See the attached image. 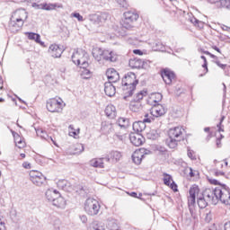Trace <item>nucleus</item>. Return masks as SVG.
I'll list each match as a JSON object with an SVG mask.
<instances>
[{"instance_id": "1", "label": "nucleus", "mask_w": 230, "mask_h": 230, "mask_svg": "<svg viewBox=\"0 0 230 230\" xmlns=\"http://www.w3.org/2000/svg\"><path fill=\"white\" fill-rule=\"evenodd\" d=\"M186 136V129L182 126H177L172 128L167 132V137L165 139V144L169 148H177L179 143L184 141Z\"/></svg>"}, {"instance_id": "2", "label": "nucleus", "mask_w": 230, "mask_h": 230, "mask_svg": "<svg viewBox=\"0 0 230 230\" xmlns=\"http://www.w3.org/2000/svg\"><path fill=\"white\" fill-rule=\"evenodd\" d=\"M207 179L209 184L220 186L216 187L217 200H220L223 204H226V206H230V190L227 185L213 177H208Z\"/></svg>"}, {"instance_id": "3", "label": "nucleus", "mask_w": 230, "mask_h": 230, "mask_svg": "<svg viewBox=\"0 0 230 230\" xmlns=\"http://www.w3.org/2000/svg\"><path fill=\"white\" fill-rule=\"evenodd\" d=\"M137 84H139V82L137 81L136 74L133 72L128 73L122 79V85L124 86L123 91L125 94L132 96V93L136 91V85H137Z\"/></svg>"}, {"instance_id": "4", "label": "nucleus", "mask_w": 230, "mask_h": 230, "mask_svg": "<svg viewBox=\"0 0 230 230\" xmlns=\"http://www.w3.org/2000/svg\"><path fill=\"white\" fill-rule=\"evenodd\" d=\"M26 19H28V12H26L24 9H17L12 14L9 26L11 28H14L15 30L22 28Z\"/></svg>"}, {"instance_id": "5", "label": "nucleus", "mask_w": 230, "mask_h": 230, "mask_svg": "<svg viewBox=\"0 0 230 230\" xmlns=\"http://www.w3.org/2000/svg\"><path fill=\"white\" fill-rule=\"evenodd\" d=\"M46 107L49 112L61 114L66 109V102L60 97H52L47 101Z\"/></svg>"}, {"instance_id": "6", "label": "nucleus", "mask_w": 230, "mask_h": 230, "mask_svg": "<svg viewBox=\"0 0 230 230\" xmlns=\"http://www.w3.org/2000/svg\"><path fill=\"white\" fill-rule=\"evenodd\" d=\"M139 20V13L137 11H127L123 13L121 26L126 30H131Z\"/></svg>"}, {"instance_id": "7", "label": "nucleus", "mask_w": 230, "mask_h": 230, "mask_svg": "<svg viewBox=\"0 0 230 230\" xmlns=\"http://www.w3.org/2000/svg\"><path fill=\"white\" fill-rule=\"evenodd\" d=\"M45 196L49 202H52L53 206H56V208H64L66 206V200L57 190L49 189L46 191Z\"/></svg>"}, {"instance_id": "8", "label": "nucleus", "mask_w": 230, "mask_h": 230, "mask_svg": "<svg viewBox=\"0 0 230 230\" xmlns=\"http://www.w3.org/2000/svg\"><path fill=\"white\" fill-rule=\"evenodd\" d=\"M72 61L75 66L89 67V54L85 50L78 49L74 52Z\"/></svg>"}, {"instance_id": "9", "label": "nucleus", "mask_w": 230, "mask_h": 230, "mask_svg": "<svg viewBox=\"0 0 230 230\" xmlns=\"http://www.w3.org/2000/svg\"><path fill=\"white\" fill-rule=\"evenodd\" d=\"M36 134L41 139H46L47 141H51L54 146L58 148V144L60 143V138L58 137V131L52 129L49 131V134H53V136H48V132L42 128L36 129Z\"/></svg>"}, {"instance_id": "10", "label": "nucleus", "mask_w": 230, "mask_h": 230, "mask_svg": "<svg viewBox=\"0 0 230 230\" xmlns=\"http://www.w3.org/2000/svg\"><path fill=\"white\" fill-rule=\"evenodd\" d=\"M29 179L30 181L35 184V186H44L47 184L48 179L42 172L38 170H31L29 172Z\"/></svg>"}, {"instance_id": "11", "label": "nucleus", "mask_w": 230, "mask_h": 230, "mask_svg": "<svg viewBox=\"0 0 230 230\" xmlns=\"http://www.w3.org/2000/svg\"><path fill=\"white\" fill-rule=\"evenodd\" d=\"M84 211L90 217H94L100 212V202L94 199H88L84 203Z\"/></svg>"}, {"instance_id": "12", "label": "nucleus", "mask_w": 230, "mask_h": 230, "mask_svg": "<svg viewBox=\"0 0 230 230\" xmlns=\"http://www.w3.org/2000/svg\"><path fill=\"white\" fill-rule=\"evenodd\" d=\"M202 191L197 184H192L189 189V196L187 197L188 206H193L197 202V199L200 198Z\"/></svg>"}, {"instance_id": "13", "label": "nucleus", "mask_w": 230, "mask_h": 230, "mask_svg": "<svg viewBox=\"0 0 230 230\" xmlns=\"http://www.w3.org/2000/svg\"><path fill=\"white\" fill-rule=\"evenodd\" d=\"M152 152L145 147L138 148L134 151L132 155V161L135 164H140L143 163V159L146 157V155H150Z\"/></svg>"}, {"instance_id": "14", "label": "nucleus", "mask_w": 230, "mask_h": 230, "mask_svg": "<svg viewBox=\"0 0 230 230\" xmlns=\"http://www.w3.org/2000/svg\"><path fill=\"white\" fill-rule=\"evenodd\" d=\"M227 160H214V175L216 177H225L226 176V172L224 171V168H227L228 166Z\"/></svg>"}, {"instance_id": "15", "label": "nucleus", "mask_w": 230, "mask_h": 230, "mask_svg": "<svg viewBox=\"0 0 230 230\" xmlns=\"http://www.w3.org/2000/svg\"><path fill=\"white\" fill-rule=\"evenodd\" d=\"M109 20V13H101L100 14L94 13L91 14L89 17L90 22L92 24H96L97 26H105V23Z\"/></svg>"}, {"instance_id": "16", "label": "nucleus", "mask_w": 230, "mask_h": 230, "mask_svg": "<svg viewBox=\"0 0 230 230\" xmlns=\"http://www.w3.org/2000/svg\"><path fill=\"white\" fill-rule=\"evenodd\" d=\"M161 76L167 85H172V82H175L177 76L175 75V73L170 69H164L161 71Z\"/></svg>"}, {"instance_id": "17", "label": "nucleus", "mask_w": 230, "mask_h": 230, "mask_svg": "<svg viewBox=\"0 0 230 230\" xmlns=\"http://www.w3.org/2000/svg\"><path fill=\"white\" fill-rule=\"evenodd\" d=\"M163 177L164 184L170 188V190H172L174 193H177V191H179V186H177V183H175L172 175L164 172Z\"/></svg>"}, {"instance_id": "18", "label": "nucleus", "mask_w": 230, "mask_h": 230, "mask_svg": "<svg viewBox=\"0 0 230 230\" xmlns=\"http://www.w3.org/2000/svg\"><path fill=\"white\" fill-rule=\"evenodd\" d=\"M13 137L14 139V145L18 150H24L26 148V139L19 135V133L15 131H12Z\"/></svg>"}, {"instance_id": "19", "label": "nucleus", "mask_w": 230, "mask_h": 230, "mask_svg": "<svg viewBox=\"0 0 230 230\" xmlns=\"http://www.w3.org/2000/svg\"><path fill=\"white\" fill-rule=\"evenodd\" d=\"M128 66L131 69H146V62L141 58H132L128 61Z\"/></svg>"}, {"instance_id": "20", "label": "nucleus", "mask_w": 230, "mask_h": 230, "mask_svg": "<svg viewBox=\"0 0 230 230\" xmlns=\"http://www.w3.org/2000/svg\"><path fill=\"white\" fill-rule=\"evenodd\" d=\"M129 141L134 145V146H142L145 145V137L139 133H131L129 135Z\"/></svg>"}, {"instance_id": "21", "label": "nucleus", "mask_w": 230, "mask_h": 230, "mask_svg": "<svg viewBox=\"0 0 230 230\" xmlns=\"http://www.w3.org/2000/svg\"><path fill=\"white\" fill-rule=\"evenodd\" d=\"M150 114L153 118H161L166 114V109L163 104H156L151 108Z\"/></svg>"}, {"instance_id": "22", "label": "nucleus", "mask_w": 230, "mask_h": 230, "mask_svg": "<svg viewBox=\"0 0 230 230\" xmlns=\"http://www.w3.org/2000/svg\"><path fill=\"white\" fill-rule=\"evenodd\" d=\"M208 202H217V188L215 190L208 188L202 192V195Z\"/></svg>"}, {"instance_id": "23", "label": "nucleus", "mask_w": 230, "mask_h": 230, "mask_svg": "<svg viewBox=\"0 0 230 230\" xmlns=\"http://www.w3.org/2000/svg\"><path fill=\"white\" fill-rule=\"evenodd\" d=\"M49 53L54 58H60V57H62L63 50L58 45L52 44L49 48Z\"/></svg>"}, {"instance_id": "24", "label": "nucleus", "mask_w": 230, "mask_h": 230, "mask_svg": "<svg viewBox=\"0 0 230 230\" xmlns=\"http://www.w3.org/2000/svg\"><path fill=\"white\" fill-rule=\"evenodd\" d=\"M106 76L110 83L115 84V82H118L119 80V74L114 68H109L106 71Z\"/></svg>"}, {"instance_id": "25", "label": "nucleus", "mask_w": 230, "mask_h": 230, "mask_svg": "<svg viewBox=\"0 0 230 230\" xmlns=\"http://www.w3.org/2000/svg\"><path fill=\"white\" fill-rule=\"evenodd\" d=\"M104 93L107 96L112 97L116 94V87L112 83L104 84Z\"/></svg>"}, {"instance_id": "26", "label": "nucleus", "mask_w": 230, "mask_h": 230, "mask_svg": "<svg viewBox=\"0 0 230 230\" xmlns=\"http://www.w3.org/2000/svg\"><path fill=\"white\" fill-rule=\"evenodd\" d=\"M106 159L107 161H111V163H118L121 159V153L119 151H111Z\"/></svg>"}, {"instance_id": "27", "label": "nucleus", "mask_w": 230, "mask_h": 230, "mask_svg": "<svg viewBox=\"0 0 230 230\" xmlns=\"http://www.w3.org/2000/svg\"><path fill=\"white\" fill-rule=\"evenodd\" d=\"M102 60H110V62H116L118 55L111 50H104Z\"/></svg>"}, {"instance_id": "28", "label": "nucleus", "mask_w": 230, "mask_h": 230, "mask_svg": "<svg viewBox=\"0 0 230 230\" xmlns=\"http://www.w3.org/2000/svg\"><path fill=\"white\" fill-rule=\"evenodd\" d=\"M105 50L102 49L101 48L95 47L93 49L92 55L97 60L100 62V60H103V53Z\"/></svg>"}, {"instance_id": "29", "label": "nucleus", "mask_w": 230, "mask_h": 230, "mask_svg": "<svg viewBox=\"0 0 230 230\" xmlns=\"http://www.w3.org/2000/svg\"><path fill=\"white\" fill-rule=\"evenodd\" d=\"M146 128V124L143 120L136 121L133 123V130L139 134V132H143Z\"/></svg>"}, {"instance_id": "30", "label": "nucleus", "mask_w": 230, "mask_h": 230, "mask_svg": "<svg viewBox=\"0 0 230 230\" xmlns=\"http://www.w3.org/2000/svg\"><path fill=\"white\" fill-rule=\"evenodd\" d=\"M26 37H28L29 40H35L37 44H40V46H44V42L40 40V35L35 32H25Z\"/></svg>"}, {"instance_id": "31", "label": "nucleus", "mask_w": 230, "mask_h": 230, "mask_svg": "<svg viewBox=\"0 0 230 230\" xmlns=\"http://www.w3.org/2000/svg\"><path fill=\"white\" fill-rule=\"evenodd\" d=\"M90 165L93 168H105L103 158H93L90 161Z\"/></svg>"}, {"instance_id": "32", "label": "nucleus", "mask_w": 230, "mask_h": 230, "mask_svg": "<svg viewBox=\"0 0 230 230\" xmlns=\"http://www.w3.org/2000/svg\"><path fill=\"white\" fill-rule=\"evenodd\" d=\"M105 114L107 118L114 119V118H116V107L112 104H109L105 109Z\"/></svg>"}, {"instance_id": "33", "label": "nucleus", "mask_w": 230, "mask_h": 230, "mask_svg": "<svg viewBox=\"0 0 230 230\" xmlns=\"http://www.w3.org/2000/svg\"><path fill=\"white\" fill-rule=\"evenodd\" d=\"M40 6L41 10H46L47 12H49L51 10H57V8H62V4L48 3L41 4Z\"/></svg>"}, {"instance_id": "34", "label": "nucleus", "mask_w": 230, "mask_h": 230, "mask_svg": "<svg viewBox=\"0 0 230 230\" xmlns=\"http://www.w3.org/2000/svg\"><path fill=\"white\" fill-rule=\"evenodd\" d=\"M161 100H163V94L160 93H151L149 96V102L151 103H159Z\"/></svg>"}, {"instance_id": "35", "label": "nucleus", "mask_w": 230, "mask_h": 230, "mask_svg": "<svg viewBox=\"0 0 230 230\" xmlns=\"http://www.w3.org/2000/svg\"><path fill=\"white\" fill-rule=\"evenodd\" d=\"M142 105H141V102H139L138 101H136V100H132L130 102V104H129V109L133 111V112H137L140 109H142Z\"/></svg>"}, {"instance_id": "36", "label": "nucleus", "mask_w": 230, "mask_h": 230, "mask_svg": "<svg viewBox=\"0 0 230 230\" xmlns=\"http://www.w3.org/2000/svg\"><path fill=\"white\" fill-rule=\"evenodd\" d=\"M79 67V73L82 78H84V80H87V78H91V70H89V67H84L82 66Z\"/></svg>"}, {"instance_id": "37", "label": "nucleus", "mask_w": 230, "mask_h": 230, "mask_svg": "<svg viewBox=\"0 0 230 230\" xmlns=\"http://www.w3.org/2000/svg\"><path fill=\"white\" fill-rule=\"evenodd\" d=\"M148 96V91L147 90H141L136 95L134 96V99L136 102H141L144 98H146Z\"/></svg>"}, {"instance_id": "38", "label": "nucleus", "mask_w": 230, "mask_h": 230, "mask_svg": "<svg viewBox=\"0 0 230 230\" xmlns=\"http://www.w3.org/2000/svg\"><path fill=\"white\" fill-rule=\"evenodd\" d=\"M84 152V145L80 143L74 144L72 146V154L74 155H78V154H82Z\"/></svg>"}, {"instance_id": "39", "label": "nucleus", "mask_w": 230, "mask_h": 230, "mask_svg": "<svg viewBox=\"0 0 230 230\" xmlns=\"http://www.w3.org/2000/svg\"><path fill=\"white\" fill-rule=\"evenodd\" d=\"M201 59L203 60V64H202V73L199 74V76H205V75H208V72L209 71V69L208 68V59L206 58L205 56H201Z\"/></svg>"}, {"instance_id": "40", "label": "nucleus", "mask_w": 230, "mask_h": 230, "mask_svg": "<svg viewBox=\"0 0 230 230\" xmlns=\"http://www.w3.org/2000/svg\"><path fill=\"white\" fill-rule=\"evenodd\" d=\"M190 22H191L192 24H194V26H195L196 28H198L199 30L204 29V26H205V24H206V23H204V22L199 21V20H198V19L195 18V17H193V18L190 19Z\"/></svg>"}, {"instance_id": "41", "label": "nucleus", "mask_w": 230, "mask_h": 230, "mask_svg": "<svg viewBox=\"0 0 230 230\" xmlns=\"http://www.w3.org/2000/svg\"><path fill=\"white\" fill-rule=\"evenodd\" d=\"M197 202L200 209H204L205 208H208V200L202 195L197 199Z\"/></svg>"}, {"instance_id": "42", "label": "nucleus", "mask_w": 230, "mask_h": 230, "mask_svg": "<svg viewBox=\"0 0 230 230\" xmlns=\"http://www.w3.org/2000/svg\"><path fill=\"white\" fill-rule=\"evenodd\" d=\"M69 136L72 137H75L80 134V128H75L74 125H70L68 128Z\"/></svg>"}, {"instance_id": "43", "label": "nucleus", "mask_w": 230, "mask_h": 230, "mask_svg": "<svg viewBox=\"0 0 230 230\" xmlns=\"http://www.w3.org/2000/svg\"><path fill=\"white\" fill-rule=\"evenodd\" d=\"M118 123H119V126L121 127V128H128V125H129L128 119L123 117L119 118Z\"/></svg>"}, {"instance_id": "44", "label": "nucleus", "mask_w": 230, "mask_h": 230, "mask_svg": "<svg viewBox=\"0 0 230 230\" xmlns=\"http://www.w3.org/2000/svg\"><path fill=\"white\" fill-rule=\"evenodd\" d=\"M208 1L211 4H217L218 8H226V5H224V1L226 0H208Z\"/></svg>"}, {"instance_id": "45", "label": "nucleus", "mask_w": 230, "mask_h": 230, "mask_svg": "<svg viewBox=\"0 0 230 230\" xmlns=\"http://www.w3.org/2000/svg\"><path fill=\"white\" fill-rule=\"evenodd\" d=\"M186 170L189 172V177H190V179H199V171H193L191 168Z\"/></svg>"}, {"instance_id": "46", "label": "nucleus", "mask_w": 230, "mask_h": 230, "mask_svg": "<svg viewBox=\"0 0 230 230\" xmlns=\"http://www.w3.org/2000/svg\"><path fill=\"white\" fill-rule=\"evenodd\" d=\"M153 119H154V118L152 117V114H150V112L144 113V119H143L144 123H152Z\"/></svg>"}, {"instance_id": "47", "label": "nucleus", "mask_w": 230, "mask_h": 230, "mask_svg": "<svg viewBox=\"0 0 230 230\" xmlns=\"http://www.w3.org/2000/svg\"><path fill=\"white\" fill-rule=\"evenodd\" d=\"M71 17H75L80 22H84V16H82L80 13H73L71 14Z\"/></svg>"}, {"instance_id": "48", "label": "nucleus", "mask_w": 230, "mask_h": 230, "mask_svg": "<svg viewBox=\"0 0 230 230\" xmlns=\"http://www.w3.org/2000/svg\"><path fill=\"white\" fill-rule=\"evenodd\" d=\"M222 139H224V136L220 135L217 140H216V145L217 148H222Z\"/></svg>"}, {"instance_id": "49", "label": "nucleus", "mask_w": 230, "mask_h": 230, "mask_svg": "<svg viewBox=\"0 0 230 230\" xmlns=\"http://www.w3.org/2000/svg\"><path fill=\"white\" fill-rule=\"evenodd\" d=\"M204 131L208 133V139H211L213 137V130H211V128H205Z\"/></svg>"}, {"instance_id": "50", "label": "nucleus", "mask_w": 230, "mask_h": 230, "mask_svg": "<svg viewBox=\"0 0 230 230\" xmlns=\"http://www.w3.org/2000/svg\"><path fill=\"white\" fill-rule=\"evenodd\" d=\"M222 121H224V117L221 118L219 124H217L218 132H224V126H222Z\"/></svg>"}, {"instance_id": "51", "label": "nucleus", "mask_w": 230, "mask_h": 230, "mask_svg": "<svg viewBox=\"0 0 230 230\" xmlns=\"http://www.w3.org/2000/svg\"><path fill=\"white\" fill-rule=\"evenodd\" d=\"M134 55H138V57H143L145 53L141 49H134L133 50Z\"/></svg>"}, {"instance_id": "52", "label": "nucleus", "mask_w": 230, "mask_h": 230, "mask_svg": "<svg viewBox=\"0 0 230 230\" xmlns=\"http://www.w3.org/2000/svg\"><path fill=\"white\" fill-rule=\"evenodd\" d=\"M22 166L25 168V170H31V164L28 162H23Z\"/></svg>"}, {"instance_id": "53", "label": "nucleus", "mask_w": 230, "mask_h": 230, "mask_svg": "<svg viewBox=\"0 0 230 230\" xmlns=\"http://www.w3.org/2000/svg\"><path fill=\"white\" fill-rule=\"evenodd\" d=\"M188 156L190 157V159L192 160L197 159V156L195 155V153H193V151H188Z\"/></svg>"}, {"instance_id": "54", "label": "nucleus", "mask_w": 230, "mask_h": 230, "mask_svg": "<svg viewBox=\"0 0 230 230\" xmlns=\"http://www.w3.org/2000/svg\"><path fill=\"white\" fill-rule=\"evenodd\" d=\"M217 66H218V67H220L221 69H226V67H227L226 64H222L220 63V61H216Z\"/></svg>"}, {"instance_id": "55", "label": "nucleus", "mask_w": 230, "mask_h": 230, "mask_svg": "<svg viewBox=\"0 0 230 230\" xmlns=\"http://www.w3.org/2000/svg\"><path fill=\"white\" fill-rule=\"evenodd\" d=\"M0 230H6V225L3 222V219L0 218Z\"/></svg>"}, {"instance_id": "56", "label": "nucleus", "mask_w": 230, "mask_h": 230, "mask_svg": "<svg viewBox=\"0 0 230 230\" xmlns=\"http://www.w3.org/2000/svg\"><path fill=\"white\" fill-rule=\"evenodd\" d=\"M204 53L205 55H208V57H210V58H215L216 60L218 58L216 55L211 54L209 51H205Z\"/></svg>"}, {"instance_id": "57", "label": "nucleus", "mask_w": 230, "mask_h": 230, "mask_svg": "<svg viewBox=\"0 0 230 230\" xmlns=\"http://www.w3.org/2000/svg\"><path fill=\"white\" fill-rule=\"evenodd\" d=\"M223 5L226 6L228 10H230V0H225L223 1Z\"/></svg>"}, {"instance_id": "58", "label": "nucleus", "mask_w": 230, "mask_h": 230, "mask_svg": "<svg viewBox=\"0 0 230 230\" xmlns=\"http://www.w3.org/2000/svg\"><path fill=\"white\" fill-rule=\"evenodd\" d=\"M4 85V81L3 80V76L0 75V91L3 89Z\"/></svg>"}, {"instance_id": "59", "label": "nucleus", "mask_w": 230, "mask_h": 230, "mask_svg": "<svg viewBox=\"0 0 230 230\" xmlns=\"http://www.w3.org/2000/svg\"><path fill=\"white\" fill-rule=\"evenodd\" d=\"M212 49H214L215 51H217V53H220V55H222V51L220 50V49H218V47L212 46Z\"/></svg>"}, {"instance_id": "60", "label": "nucleus", "mask_w": 230, "mask_h": 230, "mask_svg": "<svg viewBox=\"0 0 230 230\" xmlns=\"http://www.w3.org/2000/svg\"><path fill=\"white\" fill-rule=\"evenodd\" d=\"M225 230H230V221L226 222L224 226Z\"/></svg>"}, {"instance_id": "61", "label": "nucleus", "mask_w": 230, "mask_h": 230, "mask_svg": "<svg viewBox=\"0 0 230 230\" xmlns=\"http://www.w3.org/2000/svg\"><path fill=\"white\" fill-rule=\"evenodd\" d=\"M130 197H133L134 199H137V192H131L128 194Z\"/></svg>"}, {"instance_id": "62", "label": "nucleus", "mask_w": 230, "mask_h": 230, "mask_svg": "<svg viewBox=\"0 0 230 230\" xmlns=\"http://www.w3.org/2000/svg\"><path fill=\"white\" fill-rule=\"evenodd\" d=\"M20 157L21 159H26V154L24 153L20 154Z\"/></svg>"}, {"instance_id": "63", "label": "nucleus", "mask_w": 230, "mask_h": 230, "mask_svg": "<svg viewBox=\"0 0 230 230\" xmlns=\"http://www.w3.org/2000/svg\"><path fill=\"white\" fill-rule=\"evenodd\" d=\"M4 102V98H0V103H3Z\"/></svg>"}, {"instance_id": "64", "label": "nucleus", "mask_w": 230, "mask_h": 230, "mask_svg": "<svg viewBox=\"0 0 230 230\" xmlns=\"http://www.w3.org/2000/svg\"><path fill=\"white\" fill-rule=\"evenodd\" d=\"M170 1V3H173V1H175V0H169Z\"/></svg>"}]
</instances>
